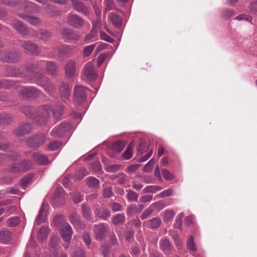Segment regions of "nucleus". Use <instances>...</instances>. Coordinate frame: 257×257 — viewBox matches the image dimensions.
Returning a JSON list of instances; mask_svg holds the SVG:
<instances>
[{
	"mask_svg": "<svg viewBox=\"0 0 257 257\" xmlns=\"http://www.w3.org/2000/svg\"><path fill=\"white\" fill-rule=\"evenodd\" d=\"M25 69L27 72L30 73L29 74L23 75L20 72L19 69H14L10 67L8 69V76L10 77H21L26 82H34V80H28L27 79L28 77H33L37 73H41L39 71L41 69V66L36 63H28L25 66Z\"/></svg>",
	"mask_w": 257,
	"mask_h": 257,
	"instance_id": "nucleus-1",
	"label": "nucleus"
},
{
	"mask_svg": "<svg viewBox=\"0 0 257 257\" xmlns=\"http://www.w3.org/2000/svg\"><path fill=\"white\" fill-rule=\"evenodd\" d=\"M20 109L27 117L33 119L34 122L40 125L47 123V118L43 116V111L41 109L40 113H37L36 108L30 105H22Z\"/></svg>",
	"mask_w": 257,
	"mask_h": 257,
	"instance_id": "nucleus-2",
	"label": "nucleus"
},
{
	"mask_svg": "<svg viewBox=\"0 0 257 257\" xmlns=\"http://www.w3.org/2000/svg\"><path fill=\"white\" fill-rule=\"evenodd\" d=\"M27 79L34 80L36 84L43 87L48 94L54 93L57 91V88L54 84L48 80L42 73H37L32 77H27Z\"/></svg>",
	"mask_w": 257,
	"mask_h": 257,
	"instance_id": "nucleus-3",
	"label": "nucleus"
},
{
	"mask_svg": "<svg viewBox=\"0 0 257 257\" xmlns=\"http://www.w3.org/2000/svg\"><path fill=\"white\" fill-rule=\"evenodd\" d=\"M54 224L60 227V233L63 240L69 241L72 235V229L69 223L65 220L62 215H56L53 219Z\"/></svg>",
	"mask_w": 257,
	"mask_h": 257,
	"instance_id": "nucleus-4",
	"label": "nucleus"
},
{
	"mask_svg": "<svg viewBox=\"0 0 257 257\" xmlns=\"http://www.w3.org/2000/svg\"><path fill=\"white\" fill-rule=\"evenodd\" d=\"M41 109L43 111V116L47 118V120L51 115L55 119H59L63 114L64 106L61 102H58L56 109H52L50 106L47 105L41 106Z\"/></svg>",
	"mask_w": 257,
	"mask_h": 257,
	"instance_id": "nucleus-5",
	"label": "nucleus"
},
{
	"mask_svg": "<svg viewBox=\"0 0 257 257\" xmlns=\"http://www.w3.org/2000/svg\"><path fill=\"white\" fill-rule=\"evenodd\" d=\"M42 94L39 89L33 86H23L19 91V96L23 99L37 98Z\"/></svg>",
	"mask_w": 257,
	"mask_h": 257,
	"instance_id": "nucleus-6",
	"label": "nucleus"
},
{
	"mask_svg": "<svg viewBox=\"0 0 257 257\" xmlns=\"http://www.w3.org/2000/svg\"><path fill=\"white\" fill-rule=\"evenodd\" d=\"M19 43L24 53L27 54L38 56L41 52V48L39 46L31 41L20 40Z\"/></svg>",
	"mask_w": 257,
	"mask_h": 257,
	"instance_id": "nucleus-7",
	"label": "nucleus"
},
{
	"mask_svg": "<svg viewBox=\"0 0 257 257\" xmlns=\"http://www.w3.org/2000/svg\"><path fill=\"white\" fill-rule=\"evenodd\" d=\"M21 58V54L14 50H6L0 54V60L6 63H16Z\"/></svg>",
	"mask_w": 257,
	"mask_h": 257,
	"instance_id": "nucleus-8",
	"label": "nucleus"
},
{
	"mask_svg": "<svg viewBox=\"0 0 257 257\" xmlns=\"http://www.w3.org/2000/svg\"><path fill=\"white\" fill-rule=\"evenodd\" d=\"M109 227L106 224L100 223L94 225L93 230L95 239L98 240H102L105 237V234L107 232Z\"/></svg>",
	"mask_w": 257,
	"mask_h": 257,
	"instance_id": "nucleus-9",
	"label": "nucleus"
},
{
	"mask_svg": "<svg viewBox=\"0 0 257 257\" xmlns=\"http://www.w3.org/2000/svg\"><path fill=\"white\" fill-rule=\"evenodd\" d=\"M45 140L46 136L43 134H40L29 138L27 141V144L30 147L37 148L43 145Z\"/></svg>",
	"mask_w": 257,
	"mask_h": 257,
	"instance_id": "nucleus-10",
	"label": "nucleus"
},
{
	"mask_svg": "<svg viewBox=\"0 0 257 257\" xmlns=\"http://www.w3.org/2000/svg\"><path fill=\"white\" fill-rule=\"evenodd\" d=\"M67 22L70 26L76 29H80L84 25L83 20L75 14L70 15L67 19Z\"/></svg>",
	"mask_w": 257,
	"mask_h": 257,
	"instance_id": "nucleus-11",
	"label": "nucleus"
},
{
	"mask_svg": "<svg viewBox=\"0 0 257 257\" xmlns=\"http://www.w3.org/2000/svg\"><path fill=\"white\" fill-rule=\"evenodd\" d=\"M11 25L22 36H26L29 35L30 33L29 28L21 21L14 20L11 23Z\"/></svg>",
	"mask_w": 257,
	"mask_h": 257,
	"instance_id": "nucleus-12",
	"label": "nucleus"
},
{
	"mask_svg": "<svg viewBox=\"0 0 257 257\" xmlns=\"http://www.w3.org/2000/svg\"><path fill=\"white\" fill-rule=\"evenodd\" d=\"M48 208V204L43 202L35 220V224L37 225L45 222L47 219V211Z\"/></svg>",
	"mask_w": 257,
	"mask_h": 257,
	"instance_id": "nucleus-13",
	"label": "nucleus"
},
{
	"mask_svg": "<svg viewBox=\"0 0 257 257\" xmlns=\"http://www.w3.org/2000/svg\"><path fill=\"white\" fill-rule=\"evenodd\" d=\"M69 124L62 122L57 128H54L51 132V135L55 137H61L69 130Z\"/></svg>",
	"mask_w": 257,
	"mask_h": 257,
	"instance_id": "nucleus-14",
	"label": "nucleus"
},
{
	"mask_svg": "<svg viewBox=\"0 0 257 257\" xmlns=\"http://www.w3.org/2000/svg\"><path fill=\"white\" fill-rule=\"evenodd\" d=\"M94 212L96 217L104 220H106L111 214L110 211L106 207L99 205L97 206Z\"/></svg>",
	"mask_w": 257,
	"mask_h": 257,
	"instance_id": "nucleus-15",
	"label": "nucleus"
},
{
	"mask_svg": "<svg viewBox=\"0 0 257 257\" xmlns=\"http://www.w3.org/2000/svg\"><path fill=\"white\" fill-rule=\"evenodd\" d=\"M32 130V125L28 122L24 123L21 124L18 128L14 131L16 136L18 137L24 136L30 133Z\"/></svg>",
	"mask_w": 257,
	"mask_h": 257,
	"instance_id": "nucleus-16",
	"label": "nucleus"
},
{
	"mask_svg": "<svg viewBox=\"0 0 257 257\" xmlns=\"http://www.w3.org/2000/svg\"><path fill=\"white\" fill-rule=\"evenodd\" d=\"M59 90L60 97L64 102L69 100L71 94V88L68 83L62 82Z\"/></svg>",
	"mask_w": 257,
	"mask_h": 257,
	"instance_id": "nucleus-17",
	"label": "nucleus"
},
{
	"mask_svg": "<svg viewBox=\"0 0 257 257\" xmlns=\"http://www.w3.org/2000/svg\"><path fill=\"white\" fill-rule=\"evenodd\" d=\"M64 68L66 76L68 78H71L74 77L76 71V63L74 61L68 60L65 64Z\"/></svg>",
	"mask_w": 257,
	"mask_h": 257,
	"instance_id": "nucleus-18",
	"label": "nucleus"
},
{
	"mask_svg": "<svg viewBox=\"0 0 257 257\" xmlns=\"http://www.w3.org/2000/svg\"><path fill=\"white\" fill-rule=\"evenodd\" d=\"M46 71L48 74L56 77L58 75L59 68L55 62L53 61H47L46 64Z\"/></svg>",
	"mask_w": 257,
	"mask_h": 257,
	"instance_id": "nucleus-19",
	"label": "nucleus"
},
{
	"mask_svg": "<svg viewBox=\"0 0 257 257\" xmlns=\"http://www.w3.org/2000/svg\"><path fill=\"white\" fill-rule=\"evenodd\" d=\"M71 1L72 2V7L74 10L85 16L89 14L87 8L82 2L77 0H71Z\"/></svg>",
	"mask_w": 257,
	"mask_h": 257,
	"instance_id": "nucleus-20",
	"label": "nucleus"
},
{
	"mask_svg": "<svg viewBox=\"0 0 257 257\" xmlns=\"http://www.w3.org/2000/svg\"><path fill=\"white\" fill-rule=\"evenodd\" d=\"M34 162L41 165H47L50 163L48 157L44 154L35 153L33 154Z\"/></svg>",
	"mask_w": 257,
	"mask_h": 257,
	"instance_id": "nucleus-21",
	"label": "nucleus"
},
{
	"mask_svg": "<svg viewBox=\"0 0 257 257\" xmlns=\"http://www.w3.org/2000/svg\"><path fill=\"white\" fill-rule=\"evenodd\" d=\"M74 96L77 101L79 102L83 101L86 98V93L84 88L82 86L75 87Z\"/></svg>",
	"mask_w": 257,
	"mask_h": 257,
	"instance_id": "nucleus-22",
	"label": "nucleus"
},
{
	"mask_svg": "<svg viewBox=\"0 0 257 257\" xmlns=\"http://www.w3.org/2000/svg\"><path fill=\"white\" fill-rule=\"evenodd\" d=\"M69 220L76 229H83L84 227V224L81 222L80 217L75 212L71 214Z\"/></svg>",
	"mask_w": 257,
	"mask_h": 257,
	"instance_id": "nucleus-23",
	"label": "nucleus"
},
{
	"mask_svg": "<svg viewBox=\"0 0 257 257\" xmlns=\"http://www.w3.org/2000/svg\"><path fill=\"white\" fill-rule=\"evenodd\" d=\"M62 35L66 39L70 40H77L79 38L78 33L69 28H65L62 30Z\"/></svg>",
	"mask_w": 257,
	"mask_h": 257,
	"instance_id": "nucleus-24",
	"label": "nucleus"
},
{
	"mask_svg": "<svg viewBox=\"0 0 257 257\" xmlns=\"http://www.w3.org/2000/svg\"><path fill=\"white\" fill-rule=\"evenodd\" d=\"M35 36L42 41L45 42L49 41L51 38L52 34L51 32L47 30L41 29L36 31Z\"/></svg>",
	"mask_w": 257,
	"mask_h": 257,
	"instance_id": "nucleus-25",
	"label": "nucleus"
},
{
	"mask_svg": "<svg viewBox=\"0 0 257 257\" xmlns=\"http://www.w3.org/2000/svg\"><path fill=\"white\" fill-rule=\"evenodd\" d=\"M108 18L114 27L119 29L121 27L122 20L121 17L116 13L112 12L110 14Z\"/></svg>",
	"mask_w": 257,
	"mask_h": 257,
	"instance_id": "nucleus-26",
	"label": "nucleus"
},
{
	"mask_svg": "<svg viewBox=\"0 0 257 257\" xmlns=\"http://www.w3.org/2000/svg\"><path fill=\"white\" fill-rule=\"evenodd\" d=\"M83 74L89 80H94L97 77L96 73L94 71L92 66L89 63H87L85 65Z\"/></svg>",
	"mask_w": 257,
	"mask_h": 257,
	"instance_id": "nucleus-27",
	"label": "nucleus"
},
{
	"mask_svg": "<svg viewBox=\"0 0 257 257\" xmlns=\"http://www.w3.org/2000/svg\"><path fill=\"white\" fill-rule=\"evenodd\" d=\"M160 247L164 253L167 255L170 254L172 252V246L169 240L164 238L160 241Z\"/></svg>",
	"mask_w": 257,
	"mask_h": 257,
	"instance_id": "nucleus-28",
	"label": "nucleus"
},
{
	"mask_svg": "<svg viewBox=\"0 0 257 257\" xmlns=\"http://www.w3.org/2000/svg\"><path fill=\"white\" fill-rule=\"evenodd\" d=\"M21 5L23 6L24 9H27L29 11H33L35 13L39 12L40 11L39 6L32 2L27 1L21 2Z\"/></svg>",
	"mask_w": 257,
	"mask_h": 257,
	"instance_id": "nucleus-29",
	"label": "nucleus"
},
{
	"mask_svg": "<svg viewBox=\"0 0 257 257\" xmlns=\"http://www.w3.org/2000/svg\"><path fill=\"white\" fill-rule=\"evenodd\" d=\"M13 237V233L8 230L0 231V243L6 244L12 239Z\"/></svg>",
	"mask_w": 257,
	"mask_h": 257,
	"instance_id": "nucleus-30",
	"label": "nucleus"
},
{
	"mask_svg": "<svg viewBox=\"0 0 257 257\" xmlns=\"http://www.w3.org/2000/svg\"><path fill=\"white\" fill-rule=\"evenodd\" d=\"M15 120L14 115L10 113H0V125H9Z\"/></svg>",
	"mask_w": 257,
	"mask_h": 257,
	"instance_id": "nucleus-31",
	"label": "nucleus"
},
{
	"mask_svg": "<svg viewBox=\"0 0 257 257\" xmlns=\"http://www.w3.org/2000/svg\"><path fill=\"white\" fill-rule=\"evenodd\" d=\"M19 17L33 26L39 25L41 21L40 19L36 17L19 14Z\"/></svg>",
	"mask_w": 257,
	"mask_h": 257,
	"instance_id": "nucleus-32",
	"label": "nucleus"
},
{
	"mask_svg": "<svg viewBox=\"0 0 257 257\" xmlns=\"http://www.w3.org/2000/svg\"><path fill=\"white\" fill-rule=\"evenodd\" d=\"M162 223L161 220L158 217H155L145 221L143 224L148 228L154 229L158 228Z\"/></svg>",
	"mask_w": 257,
	"mask_h": 257,
	"instance_id": "nucleus-33",
	"label": "nucleus"
},
{
	"mask_svg": "<svg viewBox=\"0 0 257 257\" xmlns=\"http://www.w3.org/2000/svg\"><path fill=\"white\" fill-rule=\"evenodd\" d=\"M81 212L82 216L88 221L92 220V212L90 207L86 204L81 205Z\"/></svg>",
	"mask_w": 257,
	"mask_h": 257,
	"instance_id": "nucleus-34",
	"label": "nucleus"
},
{
	"mask_svg": "<svg viewBox=\"0 0 257 257\" xmlns=\"http://www.w3.org/2000/svg\"><path fill=\"white\" fill-rule=\"evenodd\" d=\"M22 173L29 171L34 169V165L33 162L29 159L22 160L20 162Z\"/></svg>",
	"mask_w": 257,
	"mask_h": 257,
	"instance_id": "nucleus-35",
	"label": "nucleus"
},
{
	"mask_svg": "<svg viewBox=\"0 0 257 257\" xmlns=\"http://www.w3.org/2000/svg\"><path fill=\"white\" fill-rule=\"evenodd\" d=\"M34 176V174L30 173L23 177L20 180V182L21 187L24 189H25L28 187L32 183V180Z\"/></svg>",
	"mask_w": 257,
	"mask_h": 257,
	"instance_id": "nucleus-36",
	"label": "nucleus"
},
{
	"mask_svg": "<svg viewBox=\"0 0 257 257\" xmlns=\"http://www.w3.org/2000/svg\"><path fill=\"white\" fill-rule=\"evenodd\" d=\"M135 147V143L131 142L127 146L126 149L122 154V157L125 160L130 159L133 155V149Z\"/></svg>",
	"mask_w": 257,
	"mask_h": 257,
	"instance_id": "nucleus-37",
	"label": "nucleus"
},
{
	"mask_svg": "<svg viewBox=\"0 0 257 257\" xmlns=\"http://www.w3.org/2000/svg\"><path fill=\"white\" fill-rule=\"evenodd\" d=\"M53 201L55 203L59 202L61 204L64 203L63 189L61 187L57 188L56 189L53 196Z\"/></svg>",
	"mask_w": 257,
	"mask_h": 257,
	"instance_id": "nucleus-38",
	"label": "nucleus"
},
{
	"mask_svg": "<svg viewBox=\"0 0 257 257\" xmlns=\"http://www.w3.org/2000/svg\"><path fill=\"white\" fill-rule=\"evenodd\" d=\"M48 228L45 226H42L38 233L37 238L40 242H43L46 240L48 235Z\"/></svg>",
	"mask_w": 257,
	"mask_h": 257,
	"instance_id": "nucleus-39",
	"label": "nucleus"
},
{
	"mask_svg": "<svg viewBox=\"0 0 257 257\" xmlns=\"http://www.w3.org/2000/svg\"><path fill=\"white\" fill-rule=\"evenodd\" d=\"M1 81L2 88L5 89H10L14 88L15 89L18 88V82L13 80L4 79Z\"/></svg>",
	"mask_w": 257,
	"mask_h": 257,
	"instance_id": "nucleus-40",
	"label": "nucleus"
},
{
	"mask_svg": "<svg viewBox=\"0 0 257 257\" xmlns=\"http://www.w3.org/2000/svg\"><path fill=\"white\" fill-rule=\"evenodd\" d=\"M8 170L10 173L12 174L23 173L20 162L17 163L14 162L10 165L8 167Z\"/></svg>",
	"mask_w": 257,
	"mask_h": 257,
	"instance_id": "nucleus-41",
	"label": "nucleus"
},
{
	"mask_svg": "<svg viewBox=\"0 0 257 257\" xmlns=\"http://www.w3.org/2000/svg\"><path fill=\"white\" fill-rule=\"evenodd\" d=\"M100 181L98 179L90 177L86 179V183L87 186L91 189H96L99 187Z\"/></svg>",
	"mask_w": 257,
	"mask_h": 257,
	"instance_id": "nucleus-42",
	"label": "nucleus"
},
{
	"mask_svg": "<svg viewBox=\"0 0 257 257\" xmlns=\"http://www.w3.org/2000/svg\"><path fill=\"white\" fill-rule=\"evenodd\" d=\"M44 10L51 16H56L60 15L61 12L57 10L54 6L51 5H47L45 8Z\"/></svg>",
	"mask_w": 257,
	"mask_h": 257,
	"instance_id": "nucleus-43",
	"label": "nucleus"
},
{
	"mask_svg": "<svg viewBox=\"0 0 257 257\" xmlns=\"http://www.w3.org/2000/svg\"><path fill=\"white\" fill-rule=\"evenodd\" d=\"M125 220V216L121 214H117L114 215L112 219L113 223L116 225L123 224Z\"/></svg>",
	"mask_w": 257,
	"mask_h": 257,
	"instance_id": "nucleus-44",
	"label": "nucleus"
},
{
	"mask_svg": "<svg viewBox=\"0 0 257 257\" xmlns=\"http://www.w3.org/2000/svg\"><path fill=\"white\" fill-rule=\"evenodd\" d=\"M125 146V143L122 141H118L113 144V150L117 153L122 151Z\"/></svg>",
	"mask_w": 257,
	"mask_h": 257,
	"instance_id": "nucleus-45",
	"label": "nucleus"
},
{
	"mask_svg": "<svg viewBox=\"0 0 257 257\" xmlns=\"http://www.w3.org/2000/svg\"><path fill=\"white\" fill-rule=\"evenodd\" d=\"M148 146L147 143L144 140H141L139 142L138 147L137 148V151L140 155H142L144 152L147 150Z\"/></svg>",
	"mask_w": 257,
	"mask_h": 257,
	"instance_id": "nucleus-46",
	"label": "nucleus"
},
{
	"mask_svg": "<svg viewBox=\"0 0 257 257\" xmlns=\"http://www.w3.org/2000/svg\"><path fill=\"white\" fill-rule=\"evenodd\" d=\"M127 194L126 197L129 202L137 201L139 197V195L131 189L126 190Z\"/></svg>",
	"mask_w": 257,
	"mask_h": 257,
	"instance_id": "nucleus-47",
	"label": "nucleus"
},
{
	"mask_svg": "<svg viewBox=\"0 0 257 257\" xmlns=\"http://www.w3.org/2000/svg\"><path fill=\"white\" fill-rule=\"evenodd\" d=\"M13 147V144L10 142H0V150L2 151H8L12 149Z\"/></svg>",
	"mask_w": 257,
	"mask_h": 257,
	"instance_id": "nucleus-48",
	"label": "nucleus"
},
{
	"mask_svg": "<svg viewBox=\"0 0 257 257\" xmlns=\"http://www.w3.org/2000/svg\"><path fill=\"white\" fill-rule=\"evenodd\" d=\"M121 169V165L119 164H113L107 166L105 169V171L109 173H114L116 171L120 170Z\"/></svg>",
	"mask_w": 257,
	"mask_h": 257,
	"instance_id": "nucleus-49",
	"label": "nucleus"
},
{
	"mask_svg": "<svg viewBox=\"0 0 257 257\" xmlns=\"http://www.w3.org/2000/svg\"><path fill=\"white\" fill-rule=\"evenodd\" d=\"M187 248L192 251H195L196 250V247L194 242L193 236H190L187 241Z\"/></svg>",
	"mask_w": 257,
	"mask_h": 257,
	"instance_id": "nucleus-50",
	"label": "nucleus"
},
{
	"mask_svg": "<svg viewBox=\"0 0 257 257\" xmlns=\"http://www.w3.org/2000/svg\"><path fill=\"white\" fill-rule=\"evenodd\" d=\"M162 187L159 186H147L143 190V192L145 193H155L157 191L161 190Z\"/></svg>",
	"mask_w": 257,
	"mask_h": 257,
	"instance_id": "nucleus-51",
	"label": "nucleus"
},
{
	"mask_svg": "<svg viewBox=\"0 0 257 257\" xmlns=\"http://www.w3.org/2000/svg\"><path fill=\"white\" fill-rule=\"evenodd\" d=\"M20 220V219L18 216L12 217L8 219L7 224L10 227H15L19 224Z\"/></svg>",
	"mask_w": 257,
	"mask_h": 257,
	"instance_id": "nucleus-52",
	"label": "nucleus"
},
{
	"mask_svg": "<svg viewBox=\"0 0 257 257\" xmlns=\"http://www.w3.org/2000/svg\"><path fill=\"white\" fill-rule=\"evenodd\" d=\"M175 212L173 211L166 210L164 214V221L166 223L168 222L173 218Z\"/></svg>",
	"mask_w": 257,
	"mask_h": 257,
	"instance_id": "nucleus-53",
	"label": "nucleus"
},
{
	"mask_svg": "<svg viewBox=\"0 0 257 257\" xmlns=\"http://www.w3.org/2000/svg\"><path fill=\"white\" fill-rule=\"evenodd\" d=\"M95 44H94L84 47L83 53V57H85L89 56L95 47Z\"/></svg>",
	"mask_w": 257,
	"mask_h": 257,
	"instance_id": "nucleus-54",
	"label": "nucleus"
},
{
	"mask_svg": "<svg viewBox=\"0 0 257 257\" xmlns=\"http://www.w3.org/2000/svg\"><path fill=\"white\" fill-rule=\"evenodd\" d=\"M113 193L111 187H106L103 189V196L105 198H108L113 195Z\"/></svg>",
	"mask_w": 257,
	"mask_h": 257,
	"instance_id": "nucleus-55",
	"label": "nucleus"
},
{
	"mask_svg": "<svg viewBox=\"0 0 257 257\" xmlns=\"http://www.w3.org/2000/svg\"><path fill=\"white\" fill-rule=\"evenodd\" d=\"M234 14V11L230 9H224L221 12V16L224 19H228Z\"/></svg>",
	"mask_w": 257,
	"mask_h": 257,
	"instance_id": "nucleus-56",
	"label": "nucleus"
},
{
	"mask_svg": "<svg viewBox=\"0 0 257 257\" xmlns=\"http://www.w3.org/2000/svg\"><path fill=\"white\" fill-rule=\"evenodd\" d=\"M155 163L154 159H152L143 168V171L145 172H151Z\"/></svg>",
	"mask_w": 257,
	"mask_h": 257,
	"instance_id": "nucleus-57",
	"label": "nucleus"
},
{
	"mask_svg": "<svg viewBox=\"0 0 257 257\" xmlns=\"http://www.w3.org/2000/svg\"><path fill=\"white\" fill-rule=\"evenodd\" d=\"M162 174L163 178L167 180L171 181L174 178L173 174L165 169L162 170Z\"/></svg>",
	"mask_w": 257,
	"mask_h": 257,
	"instance_id": "nucleus-58",
	"label": "nucleus"
},
{
	"mask_svg": "<svg viewBox=\"0 0 257 257\" xmlns=\"http://www.w3.org/2000/svg\"><path fill=\"white\" fill-rule=\"evenodd\" d=\"M61 145V143L59 141L52 142L49 144L48 149L51 151H55L58 149Z\"/></svg>",
	"mask_w": 257,
	"mask_h": 257,
	"instance_id": "nucleus-59",
	"label": "nucleus"
},
{
	"mask_svg": "<svg viewBox=\"0 0 257 257\" xmlns=\"http://www.w3.org/2000/svg\"><path fill=\"white\" fill-rule=\"evenodd\" d=\"M100 36L102 40H103L109 43H113L114 42V40L112 38H111L107 34H106L105 32L103 31H101L100 32Z\"/></svg>",
	"mask_w": 257,
	"mask_h": 257,
	"instance_id": "nucleus-60",
	"label": "nucleus"
},
{
	"mask_svg": "<svg viewBox=\"0 0 257 257\" xmlns=\"http://www.w3.org/2000/svg\"><path fill=\"white\" fill-rule=\"evenodd\" d=\"M87 175V172L86 169L85 168L80 169L76 173V177L79 180L82 179Z\"/></svg>",
	"mask_w": 257,
	"mask_h": 257,
	"instance_id": "nucleus-61",
	"label": "nucleus"
},
{
	"mask_svg": "<svg viewBox=\"0 0 257 257\" xmlns=\"http://www.w3.org/2000/svg\"><path fill=\"white\" fill-rule=\"evenodd\" d=\"M108 56V54L105 53H101L100 54L97 59V65L98 67L101 65Z\"/></svg>",
	"mask_w": 257,
	"mask_h": 257,
	"instance_id": "nucleus-62",
	"label": "nucleus"
},
{
	"mask_svg": "<svg viewBox=\"0 0 257 257\" xmlns=\"http://www.w3.org/2000/svg\"><path fill=\"white\" fill-rule=\"evenodd\" d=\"M136 212H138L137 206L136 205H133L127 207L126 209V214L127 215L132 216Z\"/></svg>",
	"mask_w": 257,
	"mask_h": 257,
	"instance_id": "nucleus-63",
	"label": "nucleus"
},
{
	"mask_svg": "<svg viewBox=\"0 0 257 257\" xmlns=\"http://www.w3.org/2000/svg\"><path fill=\"white\" fill-rule=\"evenodd\" d=\"M97 34V30L94 28H93L90 32L87 35L85 36V40L88 41L90 39L94 38L96 37Z\"/></svg>",
	"mask_w": 257,
	"mask_h": 257,
	"instance_id": "nucleus-64",
	"label": "nucleus"
}]
</instances>
